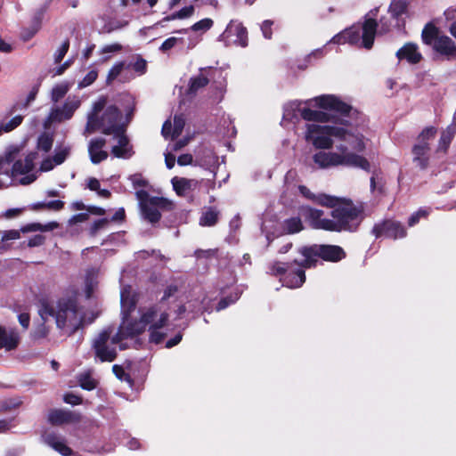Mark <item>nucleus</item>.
I'll list each match as a JSON object with an SVG mask.
<instances>
[{"label":"nucleus","mask_w":456,"mask_h":456,"mask_svg":"<svg viewBox=\"0 0 456 456\" xmlns=\"http://www.w3.org/2000/svg\"><path fill=\"white\" fill-rule=\"evenodd\" d=\"M39 314L42 318L51 316L55 318L58 329L70 337L85 324L84 316H78V303L76 297H62L58 299L56 309L47 302L42 303Z\"/></svg>","instance_id":"f257e3e1"},{"label":"nucleus","mask_w":456,"mask_h":456,"mask_svg":"<svg viewBox=\"0 0 456 456\" xmlns=\"http://www.w3.org/2000/svg\"><path fill=\"white\" fill-rule=\"evenodd\" d=\"M337 201L330 211L328 224L330 232H355L358 231L364 219V208L362 205H355L352 200L337 197Z\"/></svg>","instance_id":"f03ea898"},{"label":"nucleus","mask_w":456,"mask_h":456,"mask_svg":"<svg viewBox=\"0 0 456 456\" xmlns=\"http://www.w3.org/2000/svg\"><path fill=\"white\" fill-rule=\"evenodd\" d=\"M316 105L326 110L330 122L341 127H359L365 122L364 115L335 94H323L315 98Z\"/></svg>","instance_id":"7ed1b4c3"},{"label":"nucleus","mask_w":456,"mask_h":456,"mask_svg":"<svg viewBox=\"0 0 456 456\" xmlns=\"http://www.w3.org/2000/svg\"><path fill=\"white\" fill-rule=\"evenodd\" d=\"M338 150L341 153L318 151L313 156L314 162L320 168L345 166L361 168L367 172L370 171V164L366 158L354 152H348L347 147L344 145L339 146Z\"/></svg>","instance_id":"20e7f679"},{"label":"nucleus","mask_w":456,"mask_h":456,"mask_svg":"<svg viewBox=\"0 0 456 456\" xmlns=\"http://www.w3.org/2000/svg\"><path fill=\"white\" fill-rule=\"evenodd\" d=\"M297 252L304 257L302 260L295 259L301 266L309 269L317 265V258L320 257L326 262L337 263L346 258V254L343 248L338 245L314 244L303 246Z\"/></svg>","instance_id":"39448f33"},{"label":"nucleus","mask_w":456,"mask_h":456,"mask_svg":"<svg viewBox=\"0 0 456 456\" xmlns=\"http://www.w3.org/2000/svg\"><path fill=\"white\" fill-rule=\"evenodd\" d=\"M422 43L430 46L434 53L446 61L456 60V44L433 22H428L421 32Z\"/></svg>","instance_id":"423d86ee"},{"label":"nucleus","mask_w":456,"mask_h":456,"mask_svg":"<svg viewBox=\"0 0 456 456\" xmlns=\"http://www.w3.org/2000/svg\"><path fill=\"white\" fill-rule=\"evenodd\" d=\"M349 132L346 128L330 126V125H317L308 124L306 126L305 140L312 142L316 149L328 150L333 146V140L331 137H336L340 140H346V135Z\"/></svg>","instance_id":"0eeeda50"},{"label":"nucleus","mask_w":456,"mask_h":456,"mask_svg":"<svg viewBox=\"0 0 456 456\" xmlns=\"http://www.w3.org/2000/svg\"><path fill=\"white\" fill-rule=\"evenodd\" d=\"M305 267L298 263L274 262L271 266V272L275 276H281L282 281L288 288L296 289L301 287L305 281Z\"/></svg>","instance_id":"6e6552de"},{"label":"nucleus","mask_w":456,"mask_h":456,"mask_svg":"<svg viewBox=\"0 0 456 456\" xmlns=\"http://www.w3.org/2000/svg\"><path fill=\"white\" fill-rule=\"evenodd\" d=\"M437 133L436 127L430 126L425 127L417 137V142L412 146V161L421 170H425L429 166L430 159V141H432Z\"/></svg>","instance_id":"1a4fd4ad"},{"label":"nucleus","mask_w":456,"mask_h":456,"mask_svg":"<svg viewBox=\"0 0 456 456\" xmlns=\"http://www.w3.org/2000/svg\"><path fill=\"white\" fill-rule=\"evenodd\" d=\"M378 29V22L373 18H365L362 25V36H360V28L353 26L345 29L346 39L350 45H356L361 42V45L370 50L372 48Z\"/></svg>","instance_id":"9d476101"},{"label":"nucleus","mask_w":456,"mask_h":456,"mask_svg":"<svg viewBox=\"0 0 456 456\" xmlns=\"http://www.w3.org/2000/svg\"><path fill=\"white\" fill-rule=\"evenodd\" d=\"M111 329L107 328L102 330L97 337L93 339L92 348L94 352V355L102 362H111L116 360L118 354L116 348L110 347L108 341L111 336Z\"/></svg>","instance_id":"9b49d317"},{"label":"nucleus","mask_w":456,"mask_h":456,"mask_svg":"<svg viewBox=\"0 0 456 456\" xmlns=\"http://www.w3.org/2000/svg\"><path fill=\"white\" fill-rule=\"evenodd\" d=\"M174 204L171 200L164 197L153 196L150 200V203L140 208L142 217L155 224L161 219V210H172Z\"/></svg>","instance_id":"f8f14e48"},{"label":"nucleus","mask_w":456,"mask_h":456,"mask_svg":"<svg viewBox=\"0 0 456 456\" xmlns=\"http://www.w3.org/2000/svg\"><path fill=\"white\" fill-rule=\"evenodd\" d=\"M371 233L378 239L381 237L397 240L404 238L407 232L403 224L394 219H384L374 224Z\"/></svg>","instance_id":"ddd939ff"},{"label":"nucleus","mask_w":456,"mask_h":456,"mask_svg":"<svg viewBox=\"0 0 456 456\" xmlns=\"http://www.w3.org/2000/svg\"><path fill=\"white\" fill-rule=\"evenodd\" d=\"M122 113L116 105L108 106L101 116L102 133L106 135L126 132V125L118 124Z\"/></svg>","instance_id":"4468645a"},{"label":"nucleus","mask_w":456,"mask_h":456,"mask_svg":"<svg viewBox=\"0 0 456 456\" xmlns=\"http://www.w3.org/2000/svg\"><path fill=\"white\" fill-rule=\"evenodd\" d=\"M232 37L236 38L233 43L241 46L246 47L248 44V30L243 24L238 20H232L224 31L220 35V40L229 41Z\"/></svg>","instance_id":"2eb2a0df"},{"label":"nucleus","mask_w":456,"mask_h":456,"mask_svg":"<svg viewBox=\"0 0 456 456\" xmlns=\"http://www.w3.org/2000/svg\"><path fill=\"white\" fill-rule=\"evenodd\" d=\"M299 214L305 218L313 229L330 232L329 218H322L324 212L308 205L299 207Z\"/></svg>","instance_id":"dca6fc26"},{"label":"nucleus","mask_w":456,"mask_h":456,"mask_svg":"<svg viewBox=\"0 0 456 456\" xmlns=\"http://www.w3.org/2000/svg\"><path fill=\"white\" fill-rule=\"evenodd\" d=\"M80 419L81 416L79 413L62 409H53L48 413V421L53 426L76 423L80 421Z\"/></svg>","instance_id":"f3484780"},{"label":"nucleus","mask_w":456,"mask_h":456,"mask_svg":"<svg viewBox=\"0 0 456 456\" xmlns=\"http://www.w3.org/2000/svg\"><path fill=\"white\" fill-rule=\"evenodd\" d=\"M45 443L52 447L54 451L58 452L62 456H72L73 450L67 445L64 438L60 437L54 432L45 433L43 436Z\"/></svg>","instance_id":"a211bd4d"},{"label":"nucleus","mask_w":456,"mask_h":456,"mask_svg":"<svg viewBox=\"0 0 456 456\" xmlns=\"http://www.w3.org/2000/svg\"><path fill=\"white\" fill-rule=\"evenodd\" d=\"M399 61L406 60L410 64H417L422 60V54L416 44L408 42L403 45L395 53Z\"/></svg>","instance_id":"6ab92c4d"},{"label":"nucleus","mask_w":456,"mask_h":456,"mask_svg":"<svg viewBox=\"0 0 456 456\" xmlns=\"http://www.w3.org/2000/svg\"><path fill=\"white\" fill-rule=\"evenodd\" d=\"M106 144L104 138L99 137L92 139L88 145V153L93 164H99L108 158V152L102 148Z\"/></svg>","instance_id":"aec40b11"},{"label":"nucleus","mask_w":456,"mask_h":456,"mask_svg":"<svg viewBox=\"0 0 456 456\" xmlns=\"http://www.w3.org/2000/svg\"><path fill=\"white\" fill-rule=\"evenodd\" d=\"M20 335L14 329L9 330L0 325V350L4 348L6 351L15 350L20 344Z\"/></svg>","instance_id":"412c9836"},{"label":"nucleus","mask_w":456,"mask_h":456,"mask_svg":"<svg viewBox=\"0 0 456 456\" xmlns=\"http://www.w3.org/2000/svg\"><path fill=\"white\" fill-rule=\"evenodd\" d=\"M299 191L306 199L322 207H333L335 202L338 200L337 196L326 193L314 194L305 185H300Z\"/></svg>","instance_id":"4be33fe9"},{"label":"nucleus","mask_w":456,"mask_h":456,"mask_svg":"<svg viewBox=\"0 0 456 456\" xmlns=\"http://www.w3.org/2000/svg\"><path fill=\"white\" fill-rule=\"evenodd\" d=\"M118 138V145H115L111 149V153L114 157L118 159H128L133 155L132 146L129 144V139L126 135V132L121 134H114Z\"/></svg>","instance_id":"5701e85b"},{"label":"nucleus","mask_w":456,"mask_h":456,"mask_svg":"<svg viewBox=\"0 0 456 456\" xmlns=\"http://www.w3.org/2000/svg\"><path fill=\"white\" fill-rule=\"evenodd\" d=\"M37 158V151L29 152L24 159V160L18 159L14 161L12 167V175L16 176L18 175H26L34 169V161Z\"/></svg>","instance_id":"b1692460"},{"label":"nucleus","mask_w":456,"mask_h":456,"mask_svg":"<svg viewBox=\"0 0 456 456\" xmlns=\"http://www.w3.org/2000/svg\"><path fill=\"white\" fill-rule=\"evenodd\" d=\"M300 115L306 121H315L321 123L330 122V118L326 110H315L310 108H303L300 110Z\"/></svg>","instance_id":"393cba45"},{"label":"nucleus","mask_w":456,"mask_h":456,"mask_svg":"<svg viewBox=\"0 0 456 456\" xmlns=\"http://www.w3.org/2000/svg\"><path fill=\"white\" fill-rule=\"evenodd\" d=\"M456 134V126L451 124L445 130L442 132L440 140L438 142L436 151L447 152L450 144Z\"/></svg>","instance_id":"a878e982"},{"label":"nucleus","mask_w":456,"mask_h":456,"mask_svg":"<svg viewBox=\"0 0 456 456\" xmlns=\"http://www.w3.org/2000/svg\"><path fill=\"white\" fill-rule=\"evenodd\" d=\"M208 83L209 79L202 74L191 77L189 80L186 94L195 95L199 90L206 87L208 85Z\"/></svg>","instance_id":"bb28decb"},{"label":"nucleus","mask_w":456,"mask_h":456,"mask_svg":"<svg viewBox=\"0 0 456 456\" xmlns=\"http://www.w3.org/2000/svg\"><path fill=\"white\" fill-rule=\"evenodd\" d=\"M282 229L287 234H294L303 231L304 225L300 217L293 216L283 221Z\"/></svg>","instance_id":"cd10ccee"},{"label":"nucleus","mask_w":456,"mask_h":456,"mask_svg":"<svg viewBox=\"0 0 456 456\" xmlns=\"http://www.w3.org/2000/svg\"><path fill=\"white\" fill-rule=\"evenodd\" d=\"M123 328L125 330V336L130 338L142 334L146 330V327L140 320H134Z\"/></svg>","instance_id":"c85d7f7f"},{"label":"nucleus","mask_w":456,"mask_h":456,"mask_svg":"<svg viewBox=\"0 0 456 456\" xmlns=\"http://www.w3.org/2000/svg\"><path fill=\"white\" fill-rule=\"evenodd\" d=\"M192 182L193 180L177 176L171 180L174 191L178 196H183L186 191L191 190Z\"/></svg>","instance_id":"c756f323"},{"label":"nucleus","mask_w":456,"mask_h":456,"mask_svg":"<svg viewBox=\"0 0 456 456\" xmlns=\"http://www.w3.org/2000/svg\"><path fill=\"white\" fill-rule=\"evenodd\" d=\"M77 382L84 390L92 391L98 386V381L92 377L90 371L80 373L77 377Z\"/></svg>","instance_id":"7c9ffc66"},{"label":"nucleus","mask_w":456,"mask_h":456,"mask_svg":"<svg viewBox=\"0 0 456 456\" xmlns=\"http://www.w3.org/2000/svg\"><path fill=\"white\" fill-rule=\"evenodd\" d=\"M219 212L215 208H208L200 218L201 226H214L218 222Z\"/></svg>","instance_id":"2f4dec72"},{"label":"nucleus","mask_w":456,"mask_h":456,"mask_svg":"<svg viewBox=\"0 0 456 456\" xmlns=\"http://www.w3.org/2000/svg\"><path fill=\"white\" fill-rule=\"evenodd\" d=\"M408 10V3L405 0H392L389 12L394 18L398 19Z\"/></svg>","instance_id":"473e14b6"},{"label":"nucleus","mask_w":456,"mask_h":456,"mask_svg":"<svg viewBox=\"0 0 456 456\" xmlns=\"http://www.w3.org/2000/svg\"><path fill=\"white\" fill-rule=\"evenodd\" d=\"M53 135L44 132L37 138V148L44 152H49L53 147Z\"/></svg>","instance_id":"72a5a7b5"},{"label":"nucleus","mask_w":456,"mask_h":456,"mask_svg":"<svg viewBox=\"0 0 456 456\" xmlns=\"http://www.w3.org/2000/svg\"><path fill=\"white\" fill-rule=\"evenodd\" d=\"M159 311V309L157 305H151L147 308L144 313H142L139 320L143 323L145 327L150 324L151 325L156 320Z\"/></svg>","instance_id":"f704fd0d"},{"label":"nucleus","mask_w":456,"mask_h":456,"mask_svg":"<svg viewBox=\"0 0 456 456\" xmlns=\"http://www.w3.org/2000/svg\"><path fill=\"white\" fill-rule=\"evenodd\" d=\"M23 121V116L17 115L13 117L11 120L8 122H2L0 124V135L3 133H9L12 130H14L16 127H18Z\"/></svg>","instance_id":"c9c22d12"},{"label":"nucleus","mask_w":456,"mask_h":456,"mask_svg":"<svg viewBox=\"0 0 456 456\" xmlns=\"http://www.w3.org/2000/svg\"><path fill=\"white\" fill-rule=\"evenodd\" d=\"M78 106L79 102H66L61 110H57V112L60 113L64 119H69Z\"/></svg>","instance_id":"e433bc0d"},{"label":"nucleus","mask_w":456,"mask_h":456,"mask_svg":"<svg viewBox=\"0 0 456 456\" xmlns=\"http://www.w3.org/2000/svg\"><path fill=\"white\" fill-rule=\"evenodd\" d=\"M125 68L124 61H118L113 65V67L109 70L106 84L111 85L112 82L121 74L122 70Z\"/></svg>","instance_id":"4c0bfd02"},{"label":"nucleus","mask_w":456,"mask_h":456,"mask_svg":"<svg viewBox=\"0 0 456 456\" xmlns=\"http://www.w3.org/2000/svg\"><path fill=\"white\" fill-rule=\"evenodd\" d=\"M100 128L102 129L101 118H99L95 114H90L88 116V119H87V123H86V132L91 134Z\"/></svg>","instance_id":"58836bf2"},{"label":"nucleus","mask_w":456,"mask_h":456,"mask_svg":"<svg viewBox=\"0 0 456 456\" xmlns=\"http://www.w3.org/2000/svg\"><path fill=\"white\" fill-rule=\"evenodd\" d=\"M69 91V86L67 84H60L55 86L52 90V101L59 102L62 99Z\"/></svg>","instance_id":"ea45409f"},{"label":"nucleus","mask_w":456,"mask_h":456,"mask_svg":"<svg viewBox=\"0 0 456 456\" xmlns=\"http://www.w3.org/2000/svg\"><path fill=\"white\" fill-rule=\"evenodd\" d=\"M213 24H214V21L212 19L205 18V19H202V20L195 22L190 28V29H191L193 31H200V30L208 31V29H210L213 27Z\"/></svg>","instance_id":"a19ab883"},{"label":"nucleus","mask_w":456,"mask_h":456,"mask_svg":"<svg viewBox=\"0 0 456 456\" xmlns=\"http://www.w3.org/2000/svg\"><path fill=\"white\" fill-rule=\"evenodd\" d=\"M70 153V148L66 146L63 148L56 149L55 153L53 156L55 164L61 165Z\"/></svg>","instance_id":"79ce46f5"},{"label":"nucleus","mask_w":456,"mask_h":456,"mask_svg":"<svg viewBox=\"0 0 456 456\" xmlns=\"http://www.w3.org/2000/svg\"><path fill=\"white\" fill-rule=\"evenodd\" d=\"M194 12V6L189 5L183 7L178 12L173 13L170 17H167V20H174V19H184L191 17Z\"/></svg>","instance_id":"37998d69"},{"label":"nucleus","mask_w":456,"mask_h":456,"mask_svg":"<svg viewBox=\"0 0 456 456\" xmlns=\"http://www.w3.org/2000/svg\"><path fill=\"white\" fill-rule=\"evenodd\" d=\"M69 39L67 38L61 44L60 48L56 51V53H54V62L55 63H60L63 60L64 56L66 55V53L69 51Z\"/></svg>","instance_id":"c03bdc74"},{"label":"nucleus","mask_w":456,"mask_h":456,"mask_svg":"<svg viewBox=\"0 0 456 456\" xmlns=\"http://www.w3.org/2000/svg\"><path fill=\"white\" fill-rule=\"evenodd\" d=\"M149 331H150L149 340L151 343L159 345V344L162 343L164 338H166V333L159 331V330L149 328Z\"/></svg>","instance_id":"a18cd8bd"},{"label":"nucleus","mask_w":456,"mask_h":456,"mask_svg":"<svg viewBox=\"0 0 456 456\" xmlns=\"http://www.w3.org/2000/svg\"><path fill=\"white\" fill-rule=\"evenodd\" d=\"M183 38H177L175 37H168L162 43V45L159 47V50L163 53H166L168 50L175 47L178 42L183 43Z\"/></svg>","instance_id":"49530a36"},{"label":"nucleus","mask_w":456,"mask_h":456,"mask_svg":"<svg viewBox=\"0 0 456 456\" xmlns=\"http://www.w3.org/2000/svg\"><path fill=\"white\" fill-rule=\"evenodd\" d=\"M49 334V328L45 322L38 325L33 331L32 337L34 339H42L47 337Z\"/></svg>","instance_id":"de8ad7c7"},{"label":"nucleus","mask_w":456,"mask_h":456,"mask_svg":"<svg viewBox=\"0 0 456 456\" xmlns=\"http://www.w3.org/2000/svg\"><path fill=\"white\" fill-rule=\"evenodd\" d=\"M217 248H209V249H197L194 252V256L197 258H212L216 257L217 255Z\"/></svg>","instance_id":"09e8293b"},{"label":"nucleus","mask_w":456,"mask_h":456,"mask_svg":"<svg viewBox=\"0 0 456 456\" xmlns=\"http://www.w3.org/2000/svg\"><path fill=\"white\" fill-rule=\"evenodd\" d=\"M110 223V220L108 218H101L94 222L90 228V234L95 235L99 230L106 227Z\"/></svg>","instance_id":"8fccbe9b"},{"label":"nucleus","mask_w":456,"mask_h":456,"mask_svg":"<svg viewBox=\"0 0 456 456\" xmlns=\"http://www.w3.org/2000/svg\"><path fill=\"white\" fill-rule=\"evenodd\" d=\"M169 315L167 312H163L160 314L159 318L157 321L150 325V329L160 330L165 327L168 322Z\"/></svg>","instance_id":"3c124183"},{"label":"nucleus","mask_w":456,"mask_h":456,"mask_svg":"<svg viewBox=\"0 0 456 456\" xmlns=\"http://www.w3.org/2000/svg\"><path fill=\"white\" fill-rule=\"evenodd\" d=\"M98 77V72L96 70H90L80 82V87H86L92 85Z\"/></svg>","instance_id":"603ef678"},{"label":"nucleus","mask_w":456,"mask_h":456,"mask_svg":"<svg viewBox=\"0 0 456 456\" xmlns=\"http://www.w3.org/2000/svg\"><path fill=\"white\" fill-rule=\"evenodd\" d=\"M63 401L68 404L79 405L83 403V398L70 392L64 395Z\"/></svg>","instance_id":"864d4df0"},{"label":"nucleus","mask_w":456,"mask_h":456,"mask_svg":"<svg viewBox=\"0 0 456 456\" xmlns=\"http://www.w3.org/2000/svg\"><path fill=\"white\" fill-rule=\"evenodd\" d=\"M273 25V21L270 20H265L263 21L262 25H261V30H262V33H263V36L265 37V38L266 39H271L272 38V36H273V30H272V27Z\"/></svg>","instance_id":"5fc2aeb1"},{"label":"nucleus","mask_w":456,"mask_h":456,"mask_svg":"<svg viewBox=\"0 0 456 456\" xmlns=\"http://www.w3.org/2000/svg\"><path fill=\"white\" fill-rule=\"evenodd\" d=\"M136 198L139 200V206L142 208V206L150 203V200L152 196H150L148 191L144 190H139L135 192Z\"/></svg>","instance_id":"6e6d98bb"},{"label":"nucleus","mask_w":456,"mask_h":456,"mask_svg":"<svg viewBox=\"0 0 456 456\" xmlns=\"http://www.w3.org/2000/svg\"><path fill=\"white\" fill-rule=\"evenodd\" d=\"M130 180L134 188L148 186V181L143 179L141 174H135L130 177Z\"/></svg>","instance_id":"4d7b16f0"},{"label":"nucleus","mask_w":456,"mask_h":456,"mask_svg":"<svg viewBox=\"0 0 456 456\" xmlns=\"http://www.w3.org/2000/svg\"><path fill=\"white\" fill-rule=\"evenodd\" d=\"M184 126V120L177 116H175L174 118V130H173V137H176L180 135L183 131Z\"/></svg>","instance_id":"13d9d810"},{"label":"nucleus","mask_w":456,"mask_h":456,"mask_svg":"<svg viewBox=\"0 0 456 456\" xmlns=\"http://www.w3.org/2000/svg\"><path fill=\"white\" fill-rule=\"evenodd\" d=\"M133 69L134 71L139 72L140 74H143L147 69V62L142 57H138L135 62L133 64Z\"/></svg>","instance_id":"bf43d9fd"},{"label":"nucleus","mask_w":456,"mask_h":456,"mask_svg":"<svg viewBox=\"0 0 456 456\" xmlns=\"http://www.w3.org/2000/svg\"><path fill=\"white\" fill-rule=\"evenodd\" d=\"M121 50H122V45L118 43H114V44L107 45L103 46L101 49L100 53L105 54V53H118Z\"/></svg>","instance_id":"052dcab7"},{"label":"nucleus","mask_w":456,"mask_h":456,"mask_svg":"<svg viewBox=\"0 0 456 456\" xmlns=\"http://www.w3.org/2000/svg\"><path fill=\"white\" fill-rule=\"evenodd\" d=\"M55 166H58L55 164V161L53 160V157H47L45 159H43L40 169L44 172H48L53 169Z\"/></svg>","instance_id":"680f3d73"},{"label":"nucleus","mask_w":456,"mask_h":456,"mask_svg":"<svg viewBox=\"0 0 456 456\" xmlns=\"http://www.w3.org/2000/svg\"><path fill=\"white\" fill-rule=\"evenodd\" d=\"M65 203L62 200H56L45 202L46 209L60 211L64 208Z\"/></svg>","instance_id":"e2e57ef3"},{"label":"nucleus","mask_w":456,"mask_h":456,"mask_svg":"<svg viewBox=\"0 0 456 456\" xmlns=\"http://www.w3.org/2000/svg\"><path fill=\"white\" fill-rule=\"evenodd\" d=\"M19 153V149L18 148H12L11 150H9L8 151L5 152L4 154V157L2 158L4 159V164L6 163V164H11V163H14V159L16 158V156L18 155Z\"/></svg>","instance_id":"0e129e2a"},{"label":"nucleus","mask_w":456,"mask_h":456,"mask_svg":"<svg viewBox=\"0 0 456 456\" xmlns=\"http://www.w3.org/2000/svg\"><path fill=\"white\" fill-rule=\"evenodd\" d=\"M237 297L232 298V297H225L219 300L216 305V310L221 311L228 307L231 304L236 301Z\"/></svg>","instance_id":"69168bd1"},{"label":"nucleus","mask_w":456,"mask_h":456,"mask_svg":"<svg viewBox=\"0 0 456 456\" xmlns=\"http://www.w3.org/2000/svg\"><path fill=\"white\" fill-rule=\"evenodd\" d=\"M45 238L41 234H37L31 237L28 241V246L30 248L38 247L45 243Z\"/></svg>","instance_id":"338daca9"},{"label":"nucleus","mask_w":456,"mask_h":456,"mask_svg":"<svg viewBox=\"0 0 456 456\" xmlns=\"http://www.w3.org/2000/svg\"><path fill=\"white\" fill-rule=\"evenodd\" d=\"M353 150L357 152H362L365 149V143L363 141V135L359 134L354 136V144L352 146Z\"/></svg>","instance_id":"774afa93"}]
</instances>
